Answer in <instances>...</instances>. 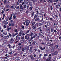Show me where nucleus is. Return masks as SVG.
Listing matches in <instances>:
<instances>
[{
  "instance_id": "obj_35",
  "label": "nucleus",
  "mask_w": 61,
  "mask_h": 61,
  "mask_svg": "<svg viewBox=\"0 0 61 61\" xmlns=\"http://www.w3.org/2000/svg\"><path fill=\"white\" fill-rule=\"evenodd\" d=\"M45 18L46 19V20H49V18H48V17H46Z\"/></svg>"
},
{
  "instance_id": "obj_13",
  "label": "nucleus",
  "mask_w": 61,
  "mask_h": 61,
  "mask_svg": "<svg viewBox=\"0 0 61 61\" xmlns=\"http://www.w3.org/2000/svg\"><path fill=\"white\" fill-rule=\"evenodd\" d=\"M39 35L41 36H43L44 34H43V33L42 32H40L39 33Z\"/></svg>"
},
{
  "instance_id": "obj_9",
  "label": "nucleus",
  "mask_w": 61,
  "mask_h": 61,
  "mask_svg": "<svg viewBox=\"0 0 61 61\" xmlns=\"http://www.w3.org/2000/svg\"><path fill=\"white\" fill-rule=\"evenodd\" d=\"M33 7L31 6L30 7V8L28 9V11H31V10H32V9H33Z\"/></svg>"
},
{
  "instance_id": "obj_2",
  "label": "nucleus",
  "mask_w": 61,
  "mask_h": 61,
  "mask_svg": "<svg viewBox=\"0 0 61 61\" xmlns=\"http://www.w3.org/2000/svg\"><path fill=\"white\" fill-rule=\"evenodd\" d=\"M18 45L19 46H20L18 48V50H21V48H22L23 47V46L22 45H21V43H19L18 44Z\"/></svg>"
},
{
  "instance_id": "obj_23",
  "label": "nucleus",
  "mask_w": 61,
  "mask_h": 61,
  "mask_svg": "<svg viewBox=\"0 0 61 61\" xmlns=\"http://www.w3.org/2000/svg\"><path fill=\"white\" fill-rule=\"evenodd\" d=\"M38 40H39L38 41V43H39V42H42V39H39Z\"/></svg>"
},
{
  "instance_id": "obj_61",
  "label": "nucleus",
  "mask_w": 61,
  "mask_h": 61,
  "mask_svg": "<svg viewBox=\"0 0 61 61\" xmlns=\"http://www.w3.org/2000/svg\"><path fill=\"white\" fill-rule=\"evenodd\" d=\"M18 2L19 3H21L22 2H21V0H18Z\"/></svg>"
},
{
  "instance_id": "obj_33",
  "label": "nucleus",
  "mask_w": 61,
  "mask_h": 61,
  "mask_svg": "<svg viewBox=\"0 0 61 61\" xmlns=\"http://www.w3.org/2000/svg\"><path fill=\"white\" fill-rule=\"evenodd\" d=\"M5 14H4L3 15V18H2V19L3 20L4 18H5Z\"/></svg>"
},
{
  "instance_id": "obj_52",
  "label": "nucleus",
  "mask_w": 61,
  "mask_h": 61,
  "mask_svg": "<svg viewBox=\"0 0 61 61\" xmlns=\"http://www.w3.org/2000/svg\"><path fill=\"white\" fill-rule=\"evenodd\" d=\"M58 6L59 5H61V3H60H60L59 2V3H58Z\"/></svg>"
},
{
  "instance_id": "obj_44",
  "label": "nucleus",
  "mask_w": 61,
  "mask_h": 61,
  "mask_svg": "<svg viewBox=\"0 0 61 61\" xmlns=\"http://www.w3.org/2000/svg\"><path fill=\"white\" fill-rule=\"evenodd\" d=\"M13 17L14 19H15V18H16V16H15V14L13 15Z\"/></svg>"
},
{
  "instance_id": "obj_30",
  "label": "nucleus",
  "mask_w": 61,
  "mask_h": 61,
  "mask_svg": "<svg viewBox=\"0 0 61 61\" xmlns=\"http://www.w3.org/2000/svg\"><path fill=\"white\" fill-rule=\"evenodd\" d=\"M29 35V36H32L33 35V33H32L31 34H28Z\"/></svg>"
},
{
  "instance_id": "obj_51",
  "label": "nucleus",
  "mask_w": 61,
  "mask_h": 61,
  "mask_svg": "<svg viewBox=\"0 0 61 61\" xmlns=\"http://www.w3.org/2000/svg\"><path fill=\"white\" fill-rule=\"evenodd\" d=\"M29 11H30L28 10H28H27V11H26L25 12V13H28Z\"/></svg>"
},
{
  "instance_id": "obj_41",
  "label": "nucleus",
  "mask_w": 61,
  "mask_h": 61,
  "mask_svg": "<svg viewBox=\"0 0 61 61\" xmlns=\"http://www.w3.org/2000/svg\"><path fill=\"white\" fill-rule=\"evenodd\" d=\"M50 8L51 9V10H53V7L52 6H50Z\"/></svg>"
},
{
  "instance_id": "obj_24",
  "label": "nucleus",
  "mask_w": 61,
  "mask_h": 61,
  "mask_svg": "<svg viewBox=\"0 0 61 61\" xmlns=\"http://www.w3.org/2000/svg\"><path fill=\"white\" fill-rule=\"evenodd\" d=\"M39 19V18H36L35 20V21H36L37 22V21H38Z\"/></svg>"
},
{
  "instance_id": "obj_26",
  "label": "nucleus",
  "mask_w": 61,
  "mask_h": 61,
  "mask_svg": "<svg viewBox=\"0 0 61 61\" xmlns=\"http://www.w3.org/2000/svg\"><path fill=\"white\" fill-rule=\"evenodd\" d=\"M35 25L36 26V27H38L39 26H38V23H36Z\"/></svg>"
},
{
  "instance_id": "obj_60",
  "label": "nucleus",
  "mask_w": 61,
  "mask_h": 61,
  "mask_svg": "<svg viewBox=\"0 0 61 61\" xmlns=\"http://www.w3.org/2000/svg\"><path fill=\"white\" fill-rule=\"evenodd\" d=\"M55 46L56 48H58V45H56Z\"/></svg>"
},
{
  "instance_id": "obj_3",
  "label": "nucleus",
  "mask_w": 61,
  "mask_h": 61,
  "mask_svg": "<svg viewBox=\"0 0 61 61\" xmlns=\"http://www.w3.org/2000/svg\"><path fill=\"white\" fill-rule=\"evenodd\" d=\"M37 15L40 17H43V15L40 13H37Z\"/></svg>"
},
{
  "instance_id": "obj_59",
  "label": "nucleus",
  "mask_w": 61,
  "mask_h": 61,
  "mask_svg": "<svg viewBox=\"0 0 61 61\" xmlns=\"http://www.w3.org/2000/svg\"><path fill=\"white\" fill-rule=\"evenodd\" d=\"M18 32H16L15 34V36H16V35H18Z\"/></svg>"
},
{
  "instance_id": "obj_62",
  "label": "nucleus",
  "mask_w": 61,
  "mask_h": 61,
  "mask_svg": "<svg viewBox=\"0 0 61 61\" xmlns=\"http://www.w3.org/2000/svg\"><path fill=\"white\" fill-rule=\"evenodd\" d=\"M44 26L45 27H46V28H47L48 27H47V26L46 25H45Z\"/></svg>"
},
{
  "instance_id": "obj_28",
  "label": "nucleus",
  "mask_w": 61,
  "mask_h": 61,
  "mask_svg": "<svg viewBox=\"0 0 61 61\" xmlns=\"http://www.w3.org/2000/svg\"><path fill=\"white\" fill-rule=\"evenodd\" d=\"M11 25L13 27L14 26H15V25H14V22H13L12 23H11Z\"/></svg>"
},
{
  "instance_id": "obj_54",
  "label": "nucleus",
  "mask_w": 61,
  "mask_h": 61,
  "mask_svg": "<svg viewBox=\"0 0 61 61\" xmlns=\"http://www.w3.org/2000/svg\"><path fill=\"white\" fill-rule=\"evenodd\" d=\"M4 61H8V59H7V58H6V59H5L4 60Z\"/></svg>"
},
{
  "instance_id": "obj_45",
  "label": "nucleus",
  "mask_w": 61,
  "mask_h": 61,
  "mask_svg": "<svg viewBox=\"0 0 61 61\" xmlns=\"http://www.w3.org/2000/svg\"><path fill=\"white\" fill-rule=\"evenodd\" d=\"M25 40H23L21 41V43H23L24 42H25Z\"/></svg>"
},
{
  "instance_id": "obj_29",
  "label": "nucleus",
  "mask_w": 61,
  "mask_h": 61,
  "mask_svg": "<svg viewBox=\"0 0 61 61\" xmlns=\"http://www.w3.org/2000/svg\"><path fill=\"white\" fill-rule=\"evenodd\" d=\"M15 34L14 33H13L12 34V37H15Z\"/></svg>"
},
{
  "instance_id": "obj_14",
  "label": "nucleus",
  "mask_w": 61,
  "mask_h": 61,
  "mask_svg": "<svg viewBox=\"0 0 61 61\" xmlns=\"http://www.w3.org/2000/svg\"><path fill=\"white\" fill-rule=\"evenodd\" d=\"M37 15L36 14H34V19H36V18H37Z\"/></svg>"
},
{
  "instance_id": "obj_40",
  "label": "nucleus",
  "mask_w": 61,
  "mask_h": 61,
  "mask_svg": "<svg viewBox=\"0 0 61 61\" xmlns=\"http://www.w3.org/2000/svg\"><path fill=\"white\" fill-rule=\"evenodd\" d=\"M53 31H54V29L53 28H51V32H53Z\"/></svg>"
},
{
  "instance_id": "obj_17",
  "label": "nucleus",
  "mask_w": 61,
  "mask_h": 61,
  "mask_svg": "<svg viewBox=\"0 0 61 61\" xmlns=\"http://www.w3.org/2000/svg\"><path fill=\"white\" fill-rule=\"evenodd\" d=\"M25 38V36H21L20 37L21 39L23 40Z\"/></svg>"
},
{
  "instance_id": "obj_42",
  "label": "nucleus",
  "mask_w": 61,
  "mask_h": 61,
  "mask_svg": "<svg viewBox=\"0 0 61 61\" xmlns=\"http://www.w3.org/2000/svg\"><path fill=\"white\" fill-rule=\"evenodd\" d=\"M41 27H39L37 28V30H39V29H41Z\"/></svg>"
},
{
  "instance_id": "obj_7",
  "label": "nucleus",
  "mask_w": 61,
  "mask_h": 61,
  "mask_svg": "<svg viewBox=\"0 0 61 61\" xmlns=\"http://www.w3.org/2000/svg\"><path fill=\"white\" fill-rule=\"evenodd\" d=\"M29 37V34H26L25 36V39H26L28 37Z\"/></svg>"
},
{
  "instance_id": "obj_57",
  "label": "nucleus",
  "mask_w": 61,
  "mask_h": 61,
  "mask_svg": "<svg viewBox=\"0 0 61 61\" xmlns=\"http://www.w3.org/2000/svg\"><path fill=\"white\" fill-rule=\"evenodd\" d=\"M9 36H10V37H11V36H12V35H11V34L9 33Z\"/></svg>"
},
{
  "instance_id": "obj_64",
  "label": "nucleus",
  "mask_w": 61,
  "mask_h": 61,
  "mask_svg": "<svg viewBox=\"0 0 61 61\" xmlns=\"http://www.w3.org/2000/svg\"><path fill=\"white\" fill-rule=\"evenodd\" d=\"M39 26H41L42 25V23H40L39 24Z\"/></svg>"
},
{
  "instance_id": "obj_22",
  "label": "nucleus",
  "mask_w": 61,
  "mask_h": 61,
  "mask_svg": "<svg viewBox=\"0 0 61 61\" xmlns=\"http://www.w3.org/2000/svg\"><path fill=\"white\" fill-rule=\"evenodd\" d=\"M55 49V47H54L52 48V49H51V52H53L54 51V50Z\"/></svg>"
},
{
  "instance_id": "obj_49",
  "label": "nucleus",
  "mask_w": 61,
  "mask_h": 61,
  "mask_svg": "<svg viewBox=\"0 0 61 61\" xmlns=\"http://www.w3.org/2000/svg\"><path fill=\"white\" fill-rule=\"evenodd\" d=\"M13 21V20H11L10 21V22L11 23H13V22H14Z\"/></svg>"
},
{
  "instance_id": "obj_47",
  "label": "nucleus",
  "mask_w": 61,
  "mask_h": 61,
  "mask_svg": "<svg viewBox=\"0 0 61 61\" xmlns=\"http://www.w3.org/2000/svg\"><path fill=\"white\" fill-rule=\"evenodd\" d=\"M48 2H52V0H48L47 1Z\"/></svg>"
},
{
  "instance_id": "obj_56",
  "label": "nucleus",
  "mask_w": 61,
  "mask_h": 61,
  "mask_svg": "<svg viewBox=\"0 0 61 61\" xmlns=\"http://www.w3.org/2000/svg\"><path fill=\"white\" fill-rule=\"evenodd\" d=\"M56 8H58L59 7H58V5H57L56 6Z\"/></svg>"
},
{
  "instance_id": "obj_10",
  "label": "nucleus",
  "mask_w": 61,
  "mask_h": 61,
  "mask_svg": "<svg viewBox=\"0 0 61 61\" xmlns=\"http://www.w3.org/2000/svg\"><path fill=\"white\" fill-rule=\"evenodd\" d=\"M32 27V28L33 29H36V26L34 25V26H31Z\"/></svg>"
},
{
  "instance_id": "obj_34",
  "label": "nucleus",
  "mask_w": 61,
  "mask_h": 61,
  "mask_svg": "<svg viewBox=\"0 0 61 61\" xmlns=\"http://www.w3.org/2000/svg\"><path fill=\"white\" fill-rule=\"evenodd\" d=\"M20 33H21V34H23V33H24V32L23 31V30H21L20 31Z\"/></svg>"
},
{
  "instance_id": "obj_19",
  "label": "nucleus",
  "mask_w": 61,
  "mask_h": 61,
  "mask_svg": "<svg viewBox=\"0 0 61 61\" xmlns=\"http://www.w3.org/2000/svg\"><path fill=\"white\" fill-rule=\"evenodd\" d=\"M4 3V5H5L6 4H7V1L6 0H5L3 2Z\"/></svg>"
},
{
  "instance_id": "obj_8",
  "label": "nucleus",
  "mask_w": 61,
  "mask_h": 61,
  "mask_svg": "<svg viewBox=\"0 0 61 61\" xmlns=\"http://www.w3.org/2000/svg\"><path fill=\"white\" fill-rule=\"evenodd\" d=\"M2 23L4 24H6V25H7V24H8V22L6 21L5 20H4L3 21Z\"/></svg>"
},
{
  "instance_id": "obj_63",
  "label": "nucleus",
  "mask_w": 61,
  "mask_h": 61,
  "mask_svg": "<svg viewBox=\"0 0 61 61\" xmlns=\"http://www.w3.org/2000/svg\"><path fill=\"white\" fill-rule=\"evenodd\" d=\"M20 58V57H18L17 58V60H19Z\"/></svg>"
},
{
  "instance_id": "obj_38",
  "label": "nucleus",
  "mask_w": 61,
  "mask_h": 61,
  "mask_svg": "<svg viewBox=\"0 0 61 61\" xmlns=\"http://www.w3.org/2000/svg\"><path fill=\"white\" fill-rule=\"evenodd\" d=\"M36 44V41H34L32 43V45H35Z\"/></svg>"
},
{
  "instance_id": "obj_20",
  "label": "nucleus",
  "mask_w": 61,
  "mask_h": 61,
  "mask_svg": "<svg viewBox=\"0 0 61 61\" xmlns=\"http://www.w3.org/2000/svg\"><path fill=\"white\" fill-rule=\"evenodd\" d=\"M47 26H49L50 25V22L49 21H48L47 22Z\"/></svg>"
},
{
  "instance_id": "obj_4",
  "label": "nucleus",
  "mask_w": 61,
  "mask_h": 61,
  "mask_svg": "<svg viewBox=\"0 0 61 61\" xmlns=\"http://www.w3.org/2000/svg\"><path fill=\"white\" fill-rule=\"evenodd\" d=\"M18 35L17 36H16V40L17 41H19L20 40V37H18Z\"/></svg>"
},
{
  "instance_id": "obj_18",
  "label": "nucleus",
  "mask_w": 61,
  "mask_h": 61,
  "mask_svg": "<svg viewBox=\"0 0 61 61\" xmlns=\"http://www.w3.org/2000/svg\"><path fill=\"white\" fill-rule=\"evenodd\" d=\"M29 5L30 6H32L33 5V4L31 2H30L29 3Z\"/></svg>"
},
{
  "instance_id": "obj_21",
  "label": "nucleus",
  "mask_w": 61,
  "mask_h": 61,
  "mask_svg": "<svg viewBox=\"0 0 61 61\" xmlns=\"http://www.w3.org/2000/svg\"><path fill=\"white\" fill-rule=\"evenodd\" d=\"M31 26H33L35 24V22L33 21V22L31 23Z\"/></svg>"
},
{
  "instance_id": "obj_36",
  "label": "nucleus",
  "mask_w": 61,
  "mask_h": 61,
  "mask_svg": "<svg viewBox=\"0 0 61 61\" xmlns=\"http://www.w3.org/2000/svg\"><path fill=\"white\" fill-rule=\"evenodd\" d=\"M3 38H4V39H5L7 38V36H4V37H3Z\"/></svg>"
},
{
  "instance_id": "obj_6",
  "label": "nucleus",
  "mask_w": 61,
  "mask_h": 61,
  "mask_svg": "<svg viewBox=\"0 0 61 61\" xmlns=\"http://www.w3.org/2000/svg\"><path fill=\"white\" fill-rule=\"evenodd\" d=\"M14 41V40L13 38H11L10 41V43H13Z\"/></svg>"
},
{
  "instance_id": "obj_55",
  "label": "nucleus",
  "mask_w": 61,
  "mask_h": 61,
  "mask_svg": "<svg viewBox=\"0 0 61 61\" xmlns=\"http://www.w3.org/2000/svg\"><path fill=\"white\" fill-rule=\"evenodd\" d=\"M24 2L25 3V4H27L28 3V2H27V1L26 0H25L24 1Z\"/></svg>"
},
{
  "instance_id": "obj_39",
  "label": "nucleus",
  "mask_w": 61,
  "mask_h": 61,
  "mask_svg": "<svg viewBox=\"0 0 61 61\" xmlns=\"http://www.w3.org/2000/svg\"><path fill=\"white\" fill-rule=\"evenodd\" d=\"M56 32L57 33V35H59V32H58V30H57L56 31Z\"/></svg>"
},
{
  "instance_id": "obj_27",
  "label": "nucleus",
  "mask_w": 61,
  "mask_h": 61,
  "mask_svg": "<svg viewBox=\"0 0 61 61\" xmlns=\"http://www.w3.org/2000/svg\"><path fill=\"white\" fill-rule=\"evenodd\" d=\"M25 49L26 50H28L29 48V46H26L25 47Z\"/></svg>"
},
{
  "instance_id": "obj_46",
  "label": "nucleus",
  "mask_w": 61,
  "mask_h": 61,
  "mask_svg": "<svg viewBox=\"0 0 61 61\" xmlns=\"http://www.w3.org/2000/svg\"><path fill=\"white\" fill-rule=\"evenodd\" d=\"M33 51L32 50H29V53H31V52H32Z\"/></svg>"
},
{
  "instance_id": "obj_48",
  "label": "nucleus",
  "mask_w": 61,
  "mask_h": 61,
  "mask_svg": "<svg viewBox=\"0 0 61 61\" xmlns=\"http://www.w3.org/2000/svg\"><path fill=\"white\" fill-rule=\"evenodd\" d=\"M21 28L22 29H24V28H25V27H24V26H21Z\"/></svg>"
},
{
  "instance_id": "obj_50",
  "label": "nucleus",
  "mask_w": 61,
  "mask_h": 61,
  "mask_svg": "<svg viewBox=\"0 0 61 61\" xmlns=\"http://www.w3.org/2000/svg\"><path fill=\"white\" fill-rule=\"evenodd\" d=\"M21 33H20V32L19 33V36H21Z\"/></svg>"
},
{
  "instance_id": "obj_43",
  "label": "nucleus",
  "mask_w": 61,
  "mask_h": 61,
  "mask_svg": "<svg viewBox=\"0 0 61 61\" xmlns=\"http://www.w3.org/2000/svg\"><path fill=\"white\" fill-rule=\"evenodd\" d=\"M33 41V40L30 39L29 40V42H32Z\"/></svg>"
},
{
  "instance_id": "obj_11",
  "label": "nucleus",
  "mask_w": 61,
  "mask_h": 61,
  "mask_svg": "<svg viewBox=\"0 0 61 61\" xmlns=\"http://www.w3.org/2000/svg\"><path fill=\"white\" fill-rule=\"evenodd\" d=\"M30 57H31V60H34L35 58L33 57V56L31 55L30 56Z\"/></svg>"
},
{
  "instance_id": "obj_16",
  "label": "nucleus",
  "mask_w": 61,
  "mask_h": 61,
  "mask_svg": "<svg viewBox=\"0 0 61 61\" xmlns=\"http://www.w3.org/2000/svg\"><path fill=\"white\" fill-rule=\"evenodd\" d=\"M40 49L41 50H44L46 49V48L45 47H44V48H43L42 47H40Z\"/></svg>"
},
{
  "instance_id": "obj_37",
  "label": "nucleus",
  "mask_w": 61,
  "mask_h": 61,
  "mask_svg": "<svg viewBox=\"0 0 61 61\" xmlns=\"http://www.w3.org/2000/svg\"><path fill=\"white\" fill-rule=\"evenodd\" d=\"M46 30L47 31H49V27L47 28Z\"/></svg>"
},
{
  "instance_id": "obj_15",
  "label": "nucleus",
  "mask_w": 61,
  "mask_h": 61,
  "mask_svg": "<svg viewBox=\"0 0 61 61\" xmlns=\"http://www.w3.org/2000/svg\"><path fill=\"white\" fill-rule=\"evenodd\" d=\"M7 28H8L7 29V31L8 32L10 30V26H8L7 27Z\"/></svg>"
},
{
  "instance_id": "obj_12",
  "label": "nucleus",
  "mask_w": 61,
  "mask_h": 61,
  "mask_svg": "<svg viewBox=\"0 0 61 61\" xmlns=\"http://www.w3.org/2000/svg\"><path fill=\"white\" fill-rule=\"evenodd\" d=\"M57 51H55L53 53V55L54 56H55V55H56L57 54Z\"/></svg>"
},
{
  "instance_id": "obj_53",
  "label": "nucleus",
  "mask_w": 61,
  "mask_h": 61,
  "mask_svg": "<svg viewBox=\"0 0 61 61\" xmlns=\"http://www.w3.org/2000/svg\"><path fill=\"white\" fill-rule=\"evenodd\" d=\"M24 8H26V5H24Z\"/></svg>"
},
{
  "instance_id": "obj_1",
  "label": "nucleus",
  "mask_w": 61,
  "mask_h": 61,
  "mask_svg": "<svg viewBox=\"0 0 61 61\" xmlns=\"http://www.w3.org/2000/svg\"><path fill=\"white\" fill-rule=\"evenodd\" d=\"M25 23H26L25 25L26 26H28L29 25V23H30V21L28 19H26L25 20Z\"/></svg>"
},
{
  "instance_id": "obj_31",
  "label": "nucleus",
  "mask_w": 61,
  "mask_h": 61,
  "mask_svg": "<svg viewBox=\"0 0 61 61\" xmlns=\"http://www.w3.org/2000/svg\"><path fill=\"white\" fill-rule=\"evenodd\" d=\"M34 13H34V12H33L32 13H31V15L32 17H34Z\"/></svg>"
},
{
  "instance_id": "obj_5",
  "label": "nucleus",
  "mask_w": 61,
  "mask_h": 61,
  "mask_svg": "<svg viewBox=\"0 0 61 61\" xmlns=\"http://www.w3.org/2000/svg\"><path fill=\"white\" fill-rule=\"evenodd\" d=\"M37 36V34H35V35L33 37L32 36H31V40H32L34 38H36V36Z\"/></svg>"
},
{
  "instance_id": "obj_58",
  "label": "nucleus",
  "mask_w": 61,
  "mask_h": 61,
  "mask_svg": "<svg viewBox=\"0 0 61 61\" xmlns=\"http://www.w3.org/2000/svg\"><path fill=\"white\" fill-rule=\"evenodd\" d=\"M8 46H9V48H10V44H9L8 45Z\"/></svg>"
},
{
  "instance_id": "obj_32",
  "label": "nucleus",
  "mask_w": 61,
  "mask_h": 61,
  "mask_svg": "<svg viewBox=\"0 0 61 61\" xmlns=\"http://www.w3.org/2000/svg\"><path fill=\"white\" fill-rule=\"evenodd\" d=\"M31 29H30V30H28L25 33V34H28L29 33V32L30 31V30Z\"/></svg>"
},
{
  "instance_id": "obj_25",
  "label": "nucleus",
  "mask_w": 61,
  "mask_h": 61,
  "mask_svg": "<svg viewBox=\"0 0 61 61\" xmlns=\"http://www.w3.org/2000/svg\"><path fill=\"white\" fill-rule=\"evenodd\" d=\"M22 5H20V10H21V9H23V8L22 9Z\"/></svg>"
}]
</instances>
